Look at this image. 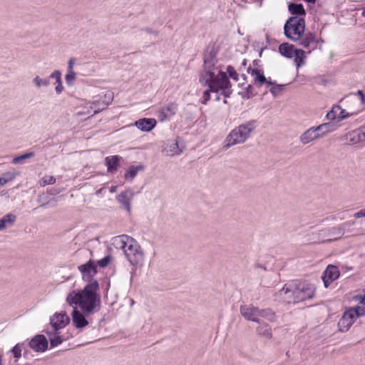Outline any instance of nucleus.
<instances>
[{
	"label": "nucleus",
	"instance_id": "f257e3e1",
	"mask_svg": "<svg viewBox=\"0 0 365 365\" xmlns=\"http://www.w3.org/2000/svg\"><path fill=\"white\" fill-rule=\"evenodd\" d=\"M204 66L200 75V83L207 86L208 89L204 91L201 103L206 104L210 98V92L219 93L228 98L232 93L231 83L225 72L222 71L215 66L217 51L213 48H207L204 53Z\"/></svg>",
	"mask_w": 365,
	"mask_h": 365
},
{
	"label": "nucleus",
	"instance_id": "f03ea898",
	"mask_svg": "<svg viewBox=\"0 0 365 365\" xmlns=\"http://www.w3.org/2000/svg\"><path fill=\"white\" fill-rule=\"evenodd\" d=\"M98 289V282H91L81 290L70 292L66 301L71 307H78L86 314H95L101 309V298Z\"/></svg>",
	"mask_w": 365,
	"mask_h": 365
},
{
	"label": "nucleus",
	"instance_id": "7ed1b4c3",
	"mask_svg": "<svg viewBox=\"0 0 365 365\" xmlns=\"http://www.w3.org/2000/svg\"><path fill=\"white\" fill-rule=\"evenodd\" d=\"M315 290L314 285L308 282H291L286 284L276 297L287 304H296L313 298Z\"/></svg>",
	"mask_w": 365,
	"mask_h": 365
},
{
	"label": "nucleus",
	"instance_id": "20e7f679",
	"mask_svg": "<svg viewBox=\"0 0 365 365\" xmlns=\"http://www.w3.org/2000/svg\"><path fill=\"white\" fill-rule=\"evenodd\" d=\"M113 240V245L117 248L123 250L126 258L132 265L135 266L143 262L144 258L143 251L135 239L122 235L114 237Z\"/></svg>",
	"mask_w": 365,
	"mask_h": 365
},
{
	"label": "nucleus",
	"instance_id": "39448f33",
	"mask_svg": "<svg viewBox=\"0 0 365 365\" xmlns=\"http://www.w3.org/2000/svg\"><path fill=\"white\" fill-rule=\"evenodd\" d=\"M257 126V123L254 120L237 126L227 136L224 148L227 150L232 146L245 143L251 137Z\"/></svg>",
	"mask_w": 365,
	"mask_h": 365
},
{
	"label": "nucleus",
	"instance_id": "423d86ee",
	"mask_svg": "<svg viewBox=\"0 0 365 365\" xmlns=\"http://www.w3.org/2000/svg\"><path fill=\"white\" fill-rule=\"evenodd\" d=\"M284 30L288 38L294 41L300 40L304 34L305 21L303 18L298 16L290 17L285 23Z\"/></svg>",
	"mask_w": 365,
	"mask_h": 365
},
{
	"label": "nucleus",
	"instance_id": "0eeeda50",
	"mask_svg": "<svg viewBox=\"0 0 365 365\" xmlns=\"http://www.w3.org/2000/svg\"><path fill=\"white\" fill-rule=\"evenodd\" d=\"M346 108L349 114L355 115L363 109L365 103L362 91H358L355 93H350L340 101Z\"/></svg>",
	"mask_w": 365,
	"mask_h": 365
},
{
	"label": "nucleus",
	"instance_id": "6e6552de",
	"mask_svg": "<svg viewBox=\"0 0 365 365\" xmlns=\"http://www.w3.org/2000/svg\"><path fill=\"white\" fill-rule=\"evenodd\" d=\"M329 123H323L317 127H312L300 135L299 140L303 145H307L329 133Z\"/></svg>",
	"mask_w": 365,
	"mask_h": 365
},
{
	"label": "nucleus",
	"instance_id": "1a4fd4ad",
	"mask_svg": "<svg viewBox=\"0 0 365 365\" xmlns=\"http://www.w3.org/2000/svg\"><path fill=\"white\" fill-rule=\"evenodd\" d=\"M71 312L72 322L77 329H83L89 324L88 318L93 314H86L85 312L79 309L78 307H72Z\"/></svg>",
	"mask_w": 365,
	"mask_h": 365
},
{
	"label": "nucleus",
	"instance_id": "9d476101",
	"mask_svg": "<svg viewBox=\"0 0 365 365\" xmlns=\"http://www.w3.org/2000/svg\"><path fill=\"white\" fill-rule=\"evenodd\" d=\"M78 269L81 272L82 278L84 281H86L88 283L96 281V279H93V277L97 273V267L93 260L90 259L86 264L79 266Z\"/></svg>",
	"mask_w": 365,
	"mask_h": 365
},
{
	"label": "nucleus",
	"instance_id": "9b49d317",
	"mask_svg": "<svg viewBox=\"0 0 365 365\" xmlns=\"http://www.w3.org/2000/svg\"><path fill=\"white\" fill-rule=\"evenodd\" d=\"M69 322L70 318L65 312L56 313L50 319L51 329L56 330L63 329L69 323Z\"/></svg>",
	"mask_w": 365,
	"mask_h": 365
},
{
	"label": "nucleus",
	"instance_id": "f8f14e48",
	"mask_svg": "<svg viewBox=\"0 0 365 365\" xmlns=\"http://www.w3.org/2000/svg\"><path fill=\"white\" fill-rule=\"evenodd\" d=\"M240 313L247 320L259 322V309L254 307L252 304L242 305L240 307Z\"/></svg>",
	"mask_w": 365,
	"mask_h": 365
},
{
	"label": "nucleus",
	"instance_id": "ddd939ff",
	"mask_svg": "<svg viewBox=\"0 0 365 365\" xmlns=\"http://www.w3.org/2000/svg\"><path fill=\"white\" fill-rule=\"evenodd\" d=\"M247 72L252 76L254 83L257 86H261L263 84H266L267 87L269 88L272 82L269 80H267L264 75V72L257 68H252L249 67Z\"/></svg>",
	"mask_w": 365,
	"mask_h": 365
},
{
	"label": "nucleus",
	"instance_id": "4468645a",
	"mask_svg": "<svg viewBox=\"0 0 365 365\" xmlns=\"http://www.w3.org/2000/svg\"><path fill=\"white\" fill-rule=\"evenodd\" d=\"M354 314H355L354 312L349 310L344 313L338 322V327L340 331L345 332L349 330L356 319L353 316Z\"/></svg>",
	"mask_w": 365,
	"mask_h": 365
},
{
	"label": "nucleus",
	"instance_id": "2eb2a0df",
	"mask_svg": "<svg viewBox=\"0 0 365 365\" xmlns=\"http://www.w3.org/2000/svg\"><path fill=\"white\" fill-rule=\"evenodd\" d=\"M134 195V192L130 189H128L117 195L116 200L120 204L122 205L123 209H125L128 212H130V202L133 200Z\"/></svg>",
	"mask_w": 365,
	"mask_h": 365
},
{
	"label": "nucleus",
	"instance_id": "dca6fc26",
	"mask_svg": "<svg viewBox=\"0 0 365 365\" xmlns=\"http://www.w3.org/2000/svg\"><path fill=\"white\" fill-rule=\"evenodd\" d=\"M29 346L37 352H43L48 348V341L43 335H36L29 341Z\"/></svg>",
	"mask_w": 365,
	"mask_h": 365
},
{
	"label": "nucleus",
	"instance_id": "f3484780",
	"mask_svg": "<svg viewBox=\"0 0 365 365\" xmlns=\"http://www.w3.org/2000/svg\"><path fill=\"white\" fill-rule=\"evenodd\" d=\"M339 277V272L338 268L334 265H329L322 275V280L325 287L329 285Z\"/></svg>",
	"mask_w": 365,
	"mask_h": 365
},
{
	"label": "nucleus",
	"instance_id": "a211bd4d",
	"mask_svg": "<svg viewBox=\"0 0 365 365\" xmlns=\"http://www.w3.org/2000/svg\"><path fill=\"white\" fill-rule=\"evenodd\" d=\"M346 140L347 143L350 145L365 142V128L349 132L346 135Z\"/></svg>",
	"mask_w": 365,
	"mask_h": 365
},
{
	"label": "nucleus",
	"instance_id": "6ab92c4d",
	"mask_svg": "<svg viewBox=\"0 0 365 365\" xmlns=\"http://www.w3.org/2000/svg\"><path fill=\"white\" fill-rule=\"evenodd\" d=\"M178 105L175 103H170L163 106L159 112V119L160 121L170 119L175 114Z\"/></svg>",
	"mask_w": 365,
	"mask_h": 365
},
{
	"label": "nucleus",
	"instance_id": "aec40b11",
	"mask_svg": "<svg viewBox=\"0 0 365 365\" xmlns=\"http://www.w3.org/2000/svg\"><path fill=\"white\" fill-rule=\"evenodd\" d=\"M157 121L155 118H141L135 121V125L143 132H150L156 125Z\"/></svg>",
	"mask_w": 365,
	"mask_h": 365
},
{
	"label": "nucleus",
	"instance_id": "412c9836",
	"mask_svg": "<svg viewBox=\"0 0 365 365\" xmlns=\"http://www.w3.org/2000/svg\"><path fill=\"white\" fill-rule=\"evenodd\" d=\"M47 334L48 336L51 346L52 347L58 346L63 341V339L61 335V332L58 329L56 330L51 329V330L47 331Z\"/></svg>",
	"mask_w": 365,
	"mask_h": 365
},
{
	"label": "nucleus",
	"instance_id": "4be33fe9",
	"mask_svg": "<svg viewBox=\"0 0 365 365\" xmlns=\"http://www.w3.org/2000/svg\"><path fill=\"white\" fill-rule=\"evenodd\" d=\"M296 50H297V48H295L293 45L289 44L288 43H282L279 46V53L282 56H284L287 58H292L294 57Z\"/></svg>",
	"mask_w": 365,
	"mask_h": 365
},
{
	"label": "nucleus",
	"instance_id": "5701e85b",
	"mask_svg": "<svg viewBox=\"0 0 365 365\" xmlns=\"http://www.w3.org/2000/svg\"><path fill=\"white\" fill-rule=\"evenodd\" d=\"M299 41V45L304 48H309L312 44L316 43V36L312 33H307L304 37H301Z\"/></svg>",
	"mask_w": 365,
	"mask_h": 365
},
{
	"label": "nucleus",
	"instance_id": "b1692460",
	"mask_svg": "<svg viewBox=\"0 0 365 365\" xmlns=\"http://www.w3.org/2000/svg\"><path fill=\"white\" fill-rule=\"evenodd\" d=\"M120 158L114 155L106 158V165L108 167V171L113 173L117 170Z\"/></svg>",
	"mask_w": 365,
	"mask_h": 365
},
{
	"label": "nucleus",
	"instance_id": "393cba45",
	"mask_svg": "<svg viewBox=\"0 0 365 365\" xmlns=\"http://www.w3.org/2000/svg\"><path fill=\"white\" fill-rule=\"evenodd\" d=\"M288 9L292 14L304 16L306 14L304 9L301 4L291 3L288 6Z\"/></svg>",
	"mask_w": 365,
	"mask_h": 365
},
{
	"label": "nucleus",
	"instance_id": "a878e982",
	"mask_svg": "<svg viewBox=\"0 0 365 365\" xmlns=\"http://www.w3.org/2000/svg\"><path fill=\"white\" fill-rule=\"evenodd\" d=\"M33 85L36 88H41L42 87H47L50 84V80L48 78H41L38 76H35L32 80Z\"/></svg>",
	"mask_w": 365,
	"mask_h": 365
},
{
	"label": "nucleus",
	"instance_id": "bb28decb",
	"mask_svg": "<svg viewBox=\"0 0 365 365\" xmlns=\"http://www.w3.org/2000/svg\"><path fill=\"white\" fill-rule=\"evenodd\" d=\"M143 169V167L142 165L130 167L125 174V180H130V181L133 180V178L136 176L138 172Z\"/></svg>",
	"mask_w": 365,
	"mask_h": 365
},
{
	"label": "nucleus",
	"instance_id": "cd10ccee",
	"mask_svg": "<svg viewBox=\"0 0 365 365\" xmlns=\"http://www.w3.org/2000/svg\"><path fill=\"white\" fill-rule=\"evenodd\" d=\"M113 93L111 91H107L104 95V100L103 101V107L98 108L94 111V114L98 113L101 110H104L113 100Z\"/></svg>",
	"mask_w": 365,
	"mask_h": 365
},
{
	"label": "nucleus",
	"instance_id": "c85d7f7f",
	"mask_svg": "<svg viewBox=\"0 0 365 365\" xmlns=\"http://www.w3.org/2000/svg\"><path fill=\"white\" fill-rule=\"evenodd\" d=\"M165 151L168 155H179L182 153V150H180L178 147L177 141L171 142L170 143L168 144Z\"/></svg>",
	"mask_w": 365,
	"mask_h": 365
},
{
	"label": "nucleus",
	"instance_id": "c756f323",
	"mask_svg": "<svg viewBox=\"0 0 365 365\" xmlns=\"http://www.w3.org/2000/svg\"><path fill=\"white\" fill-rule=\"evenodd\" d=\"M6 228L11 227L16 220V216L13 213L5 215L0 219Z\"/></svg>",
	"mask_w": 365,
	"mask_h": 365
},
{
	"label": "nucleus",
	"instance_id": "7c9ffc66",
	"mask_svg": "<svg viewBox=\"0 0 365 365\" xmlns=\"http://www.w3.org/2000/svg\"><path fill=\"white\" fill-rule=\"evenodd\" d=\"M17 172H6L0 177V185H4L7 182L12 181L17 175Z\"/></svg>",
	"mask_w": 365,
	"mask_h": 365
},
{
	"label": "nucleus",
	"instance_id": "2f4dec72",
	"mask_svg": "<svg viewBox=\"0 0 365 365\" xmlns=\"http://www.w3.org/2000/svg\"><path fill=\"white\" fill-rule=\"evenodd\" d=\"M321 232L327 235L334 237V240L339 239L344 234L342 227H333L329 230H322Z\"/></svg>",
	"mask_w": 365,
	"mask_h": 365
},
{
	"label": "nucleus",
	"instance_id": "473e14b6",
	"mask_svg": "<svg viewBox=\"0 0 365 365\" xmlns=\"http://www.w3.org/2000/svg\"><path fill=\"white\" fill-rule=\"evenodd\" d=\"M259 317L266 319L269 322H274L275 320V313L270 309H259Z\"/></svg>",
	"mask_w": 365,
	"mask_h": 365
},
{
	"label": "nucleus",
	"instance_id": "72a5a7b5",
	"mask_svg": "<svg viewBox=\"0 0 365 365\" xmlns=\"http://www.w3.org/2000/svg\"><path fill=\"white\" fill-rule=\"evenodd\" d=\"M294 62L297 67L304 64L305 53L302 49H297L294 55Z\"/></svg>",
	"mask_w": 365,
	"mask_h": 365
},
{
	"label": "nucleus",
	"instance_id": "f704fd0d",
	"mask_svg": "<svg viewBox=\"0 0 365 365\" xmlns=\"http://www.w3.org/2000/svg\"><path fill=\"white\" fill-rule=\"evenodd\" d=\"M257 332L267 338L272 337V332L269 326L267 324H262L257 328Z\"/></svg>",
	"mask_w": 365,
	"mask_h": 365
},
{
	"label": "nucleus",
	"instance_id": "c9c22d12",
	"mask_svg": "<svg viewBox=\"0 0 365 365\" xmlns=\"http://www.w3.org/2000/svg\"><path fill=\"white\" fill-rule=\"evenodd\" d=\"M341 109V106L335 105L332 107L331 110L327 113V118L329 120H337L339 121V111Z\"/></svg>",
	"mask_w": 365,
	"mask_h": 365
},
{
	"label": "nucleus",
	"instance_id": "e433bc0d",
	"mask_svg": "<svg viewBox=\"0 0 365 365\" xmlns=\"http://www.w3.org/2000/svg\"><path fill=\"white\" fill-rule=\"evenodd\" d=\"M34 156V152L26 153L21 155L16 156L12 160V163L14 165L22 164L24 160L31 158Z\"/></svg>",
	"mask_w": 365,
	"mask_h": 365
},
{
	"label": "nucleus",
	"instance_id": "4c0bfd02",
	"mask_svg": "<svg viewBox=\"0 0 365 365\" xmlns=\"http://www.w3.org/2000/svg\"><path fill=\"white\" fill-rule=\"evenodd\" d=\"M56 178L52 175H46L38 180V185L41 187H44L47 185H53L56 182Z\"/></svg>",
	"mask_w": 365,
	"mask_h": 365
},
{
	"label": "nucleus",
	"instance_id": "58836bf2",
	"mask_svg": "<svg viewBox=\"0 0 365 365\" xmlns=\"http://www.w3.org/2000/svg\"><path fill=\"white\" fill-rule=\"evenodd\" d=\"M269 86V91L274 96H277L281 94L282 91L284 89L285 85L282 84H275L274 82H272V84Z\"/></svg>",
	"mask_w": 365,
	"mask_h": 365
},
{
	"label": "nucleus",
	"instance_id": "ea45409f",
	"mask_svg": "<svg viewBox=\"0 0 365 365\" xmlns=\"http://www.w3.org/2000/svg\"><path fill=\"white\" fill-rule=\"evenodd\" d=\"M37 202L41 204L40 207H46L51 200H48V197L46 194L41 193L38 195Z\"/></svg>",
	"mask_w": 365,
	"mask_h": 365
},
{
	"label": "nucleus",
	"instance_id": "a19ab883",
	"mask_svg": "<svg viewBox=\"0 0 365 365\" xmlns=\"http://www.w3.org/2000/svg\"><path fill=\"white\" fill-rule=\"evenodd\" d=\"M98 104H99V101H95L93 102L88 103L87 104L88 106V107L87 106L85 107V108H88V110L86 112H79L78 115L89 114L91 113V110L94 109V111L96 110H98V108H100V107H98Z\"/></svg>",
	"mask_w": 365,
	"mask_h": 365
},
{
	"label": "nucleus",
	"instance_id": "79ce46f5",
	"mask_svg": "<svg viewBox=\"0 0 365 365\" xmlns=\"http://www.w3.org/2000/svg\"><path fill=\"white\" fill-rule=\"evenodd\" d=\"M349 311L354 312L355 314H354L353 316L355 319H356L358 317H361L365 314L364 308L359 306L349 309Z\"/></svg>",
	"mask_w": 365,
	"mask_h": 365
},
{
	"label": "nucleus",
	"instance_id": "37998d69",
	"mask_svg": "<svg viewBox=\"0 0 365 365\" xmlns=\"http://www.w3.org/2000/svg\"><path fill=\"white\" fill-rule=\"evenodd\" d=\"M76 77V73L74 71H68L66 75V82L68 86H71Z\"/></svg>",
	"mask_w": 365,
	"mask_h": 365
},
{
	"label": "nucleus",
	"instance_id": "c03bdc74",
	"mask_svg": "<svg viewBox=\"0 0 365 365\" xmlns=\"http://www.w3.org/2000/svg\"><path fill=\"white\" fill-rule=\"evenodd\" d=\"M12 353L14 354V356L16 359H19L21 356V351H22V344H17L16 346L13 347L11 349Z\"/></svg>",
	"mask_w": 365,
	"mask_h": 365
},
{
	"label": "nucleus",
	"instance_id": "a18cd8bd",
	"mask_svg": "<svg viewBox=\"0 0 365 365\" xmlns=\"http://www.w3.org/2000/svg\"><path fill=\"white\" fill-rule=\"evenodd\" d=\"M339 121H341L344 119H346L349 118V116L352 115L351 114H349V111H348L347 109L342 108L341 107V109H339Z\"/></svg>",
	"mask_w": 365,
	"mask_h": 365
},
{
	"label": "nucleus",
	"instance_id": "49530a36",
	"mask_svg": "<svg viewBox=\"0 0 365 365\" xmlns=\"http://www.w3.org/2000/svg\"><path fill=\"white\" fill-rule=\"evenodd\" d=\"M227 72L229 74V76L232 78L233 80L235 81H237L238 80V73L236 72V71L235 70V68L231 66H228L227 67Z\"/></svg>",
	"mask_w": 365,
	"mask_h": 365
},
{
	"label": "nucleus",
	"instance_id": "de8ad7c7",
	"mask_svg": "<svg viewBox=\"0 0 365 365\" xmlns=\"http://www.w3.org/2000/svg\"><path fill=\"white\" fill-rule=\"evenodd\" d=\"M110 260H111V257L110 255H107L105 257H103V259L98 260L97 262V264L101 267H106L108 265Z\"/></svg>",
	"mask_w": 365,
	"mask_h": 365
},
{
	"label": "nucleus",
	"instance_id": "09e8293b",
	"mask_svg": "<svg viewBox=\"0 0 365 365\" xmlns=\"http://www.w3.org/2000/svg\"><path fill=\"white\" fill-rule=\"evenodd\" d=\"M56 86L55 87V91L57 94H60L62 93V91L64 89L63 86L62 84L61 79H60L59 81H56Z\"/></svg>",
	"mask_w": 365,
	"mask_h": 365
},
{
	"label": "nucleus",
	"instance_id": "8fccbe9b",
	"mask_svg": "<svg viewBox=\"0 0 365 365\" xmlns=\"http://www.w3.org/2000/svg\"><path fill=\"white\" fill-rule=\"evenodd\" d=\"M50 78L56 79V81H59L61 79V73L58 70H56L51 74Z\"/></svg>",
	"mask_w": 365,
	"mask_h": 365
},
{
	"label": "nucleus",
	"instance_id": "3c124183",
	"mask_svg": "<svg viewBox=\"0 0 365 365\" xmlns=\"http://www.w3.org/2000/svg\"><path fill=\"white\" fill-rule=\"evenodd\" d=\"M76 63L75 58H71L68 63V71H73V66Z\"/></svg>",
	"mask_w": 365,
	"mask_h": 365
},
{
	"label": "nucleus",
	"instance_id": "603ef678",
	"mask_svg": "<svg viewBox=\"0 0 365 365\" xmlns=\"http://www.w3.org/2000/svg\"><path fill=\"white\" fill-rule=\"evenodd\" d=\"M354 216L356 218H360V217H365V208L359 210L357 212H356Z\"/></svg>",
	"mask_w": 365,
	"mask_h": 365
},
{
	"label": "nucleus",
	"instance_id": "864d4df0",
	"mask_svg": "<svg viewBox=\"0 0 365 365\" xmlns=\"http://www.w3.org/2000/svg\"><path fill=\"white\" fill-rule=\"evenodd\" d=\"M252 86L249 85L247 88V92H246V96L247 98H249L251 96H252Z\"/></svg>",
	"mask_w": 365,
	"mask_h": 365
},
{
	"label": "nucleus",
	"instance_id": "5fc2aeb1",
	"mask_svg": "<svg viewBox=\"0 0 365 365\" xmlns=\"http://www.w3.org/2000/svg\"><path fill=\"white\" fill-rule=\"evenodd\" d=\"M143 31L146 33H148V34H153L156 35V33L154 31H153L151 29L145 28V29H143Z\"/></svg>",
	"mask_w": 365,
	"mask_h": 365
},
{
	"label": "nucleus",
	"instance_id": "6e6d98bb",
	"mask_svg": "<svg viewBox=\"0 0 365 365\" xmlns=\"http://www.w3.org/2000/svg\"><path fill=\"white\" fill-rule=\"evenodd\" d=\"M360 303L365 305V294L359 297Z\"/></svg>",
	"mask_w": 365,
	"mask_h": 365
},
{
	"label": "nucleus",
	"instance_id": "4d7b16f0",
	"mask_svg": "<svg viewBox=\"0 0 365 365\" xmlns=\"http://www.w3.org/2000/svg\"><path fill=\"white\" fill-rule=\"evenodd\" d=\"M354 224V221H350V222H345L343 225L351 226V225H353Z\"/></svg>",
	"mask_w": 365,
	"mask_h": 365
},
{
	"label": "nucleus",
	"instance_id": "13d9d810",
	"mask_svg": "<svg viewBox=\"0 0 365 365\" xmlns=\"http://www.w3.org/2000/svg\"><path fill=\"white\" fill-rule=\"evenodd\" d=\"M117 186H112L110 189V192H115L116 191Z\"/></svg>",
	"mask_w": 365,
	"mask_h": 365
},
{
	"label": "nucleus",
	"instance_id": "bf43d9fd",
	"mask_svg": "<svg viewBox=\"0 0 365 365\" xmlns=\"http://www.w3.org/2000/svg\"><path fill=\"white\" fill-rule=\"evenodd\" d=\"M4 229H6V227L3 225L1 220H0V231L3 230Z\"/></svg>",
	"mask_w": 365,
	"mask_h": 365
},
{
	"label": "nucleus",
	"instance_id": "052dcab7",
	"mask_svg": "<svg viewBox=\"0 0 365 365\" xmlns=\"http://www.w3.org/2000/svg\"><path fill=\"white\" fill-rule=\"evenodd\" d=\"M305 1L311 4H314L316 0H304Z\"/></svg>",
	"mask_w": 365,
	"mask_h": 365
},
{
	"label": "nucleus",
	"instance_id": "680f3d73",
	"mask_svg": "<svg viewBox=\"0 0 365 365\" xmlns=\"http://www.w3.org/2000/svg\"><path fill=\"white\" fill-rule=\"evenodd\" d=\"M247 63V61L245 59L243 60L242 65L245 66Z\"/></svg>",
	"mask_w": 365,
	"mask_h": 365
},
{
	"label": "nucleus",
	"instance_id": "e2e57ef3",
	"mask_svg": "<svg viewBox=\"0 0 365 365\" xmlns=\"http://www.w3.org/2000/svg\"><path fill=\"white\" fill-rule=\"evenodd\" d=\"M98 107H101V108H102V107H103V102H102V103H101V102L99 101Z\"/></svg>",
	"mask_w": 365,
	"mask_h": 365
},
{
	"label": "nucleus",
	"instance_id": "0e129e2a",
	"mask_svg": "<svg viewBox=\"0 0 365 365\" xmlns=\"http://www.w3.org/2000/svg\"><path fill=\"white\" fill-rule=\"evenodd\" d=\"M0 365H2V357L1 355H0Z\"/></svg>",
	"mask_w": 365,
	"mask_h": 365
},
{
	"label": "nucleus",
	"instance_id": "69168bd1",
	"mask_svg": "<svg viewBox=\"0 0 365 365\" xmlns=\"http://www.w3.org/2000/svg\"><path fill=\"white\" fill-rule=\"evenodd\" d=\"M362 16H365V9H364V11L362 12Z\"/></svg>",
	"mask_w": 365,
	"mask_h": 365
},
{
	"label": "nucleus",
	"instance_id": "338daca9",
	"mask_svg": "<svg viewBox=\"0 0 365 365\" xmlns=\"http://www.w3.org/2000/svg\"><path fill=\"white\" fill-rule=\"evenodd\" d=\"M101 190H98V191L96 192V193H97V194H99V193H101Z\"/></svg>",
	"mask_w": 365,
	"mask_h": 365
},
{
	"label": "nucleus",
	"instance_id": "774afa93",
	"mask_svg": "<svg viewBox=\"0 0 365 365\" xmlns=\"http://www.w3.org/2000/svg\"><path fill=\"white\" fill-rule=\"evenodd\" d=\"M224 103H227V101H226V99H225V100H224Z\"/></svg>",
	"mask_w": 365,
	"mask_h": 365
}]
</instances>
